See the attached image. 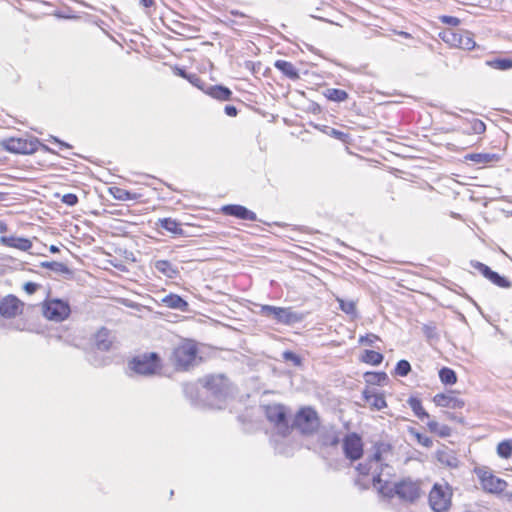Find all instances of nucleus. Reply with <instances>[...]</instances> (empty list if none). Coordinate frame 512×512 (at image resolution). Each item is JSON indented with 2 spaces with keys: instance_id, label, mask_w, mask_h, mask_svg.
Returning a JSON list of instances; mask_svg holds the SVG:
<instances>
[{
  "instance_id": "nucleus-1",
  "label": "nucleus",
  "mask_w": 512,
  "mask_h": 512,
  "mask_svg": "<svg viewBox=\"0 0 512 512\" xmlns=\"http://www.w3.org/2000/svg\"><path fill=\"white\" fill-rule=\"evenodd\" d=\"M203 345L191 338H182L172 349L169 360L176 372H188L202 362L205 357Z\"/></svg>"
},
{
  "instance_id": "nucleus-2",
  "label": "nucleus",
  "mask_w": 512,
  "mask_h": 512,
  "mask_svg": "<svg viewBox=\"0 0 512 512\" xmlns=\"http://www.w3.org/2000/svg\"><path fill=\"white\" fill-rule=\"evenodd\" d=\"M393 457L394 448L391 443L386 441L375 442L371 453L356 466V470L362 476L371 475L374 486L377 487L378 476L382 478L383 468L388 466Z\"/></svg>"
},
{
  "instance_id": "nucleus-3",
  "label": "nucleus",
  "mask_w": 512,
  "mask_h": 512,
  "mask_svg": "<svg viewBox=\"0 0 512 512\" xmlns=\"http://www.w3.org/2000/svg\"><path fill=\"white\" fill-rule=\"evenodd\" d=\"M376 488L384 497L398 496L401 500L407 502H414L422 495L421 481L411 478L391 482L378 476Z\"/></svg>"
},
{
  "instance_id": "nucleus-4",
  "label": "nucleus",
  "mask_w": 512,
  "mask_h": 512,
  "mask_svg": "<svg viewBox=\"0 0 512 512\" xmlns=\"http://www.w3.org/2000/svg\"><path fill=\"white\" fill-rule=\"evenodd\" d=\"M26 307V303L16 295H5L0 299V317L5 320L21 318L17 329L20 331L33 332L36 329V324L28 318H22Z\"/></svg>"
},
{
  "instance_id": "nucleus-5",
  "label": "nucleus",
  "mask_w": 512,
  "mask_h": 512,
  "mask_svg": "<svg viewBox=\"0 0 512 512\" xmlns=\"http://www.w3.org/2000/svg\"><path fill=\"white\" fill-rule=\"evenodd\" d=\"M341 441L340 432L333 429L323 432L317 440L318 454L330 467H335L341 460Z\"/></svg>"
},
{
  "instance_id": "nucleus-6",
  "label": "nucleus",
  "mask_w": 512,
  "mask_h": 512,
  "mask_svg": "<svg viewBox=\"0 0 512 512\" xmlns=\"http://www.w3.org/2000/svg\"><path fill=\"white\" fill-rule=\"evenodd\" d=\"M321 426V418L318 411L312 406H301L293 417L290 427L303 436H312L317 433Z\"/></svg>"
},
{
  "instance_id": "nucleus-7",
  "label": "nucleus",
  "mask_w": 512,
  "mask_h": 512,
  "mask_svg": "<svg viewBox=\"0 0 512 512\" xmlns=\"http://www.w3.org/2000/svg\"><path fill=\"white\" fill-rule=\"evenodd\" d=\"M128 368L142 376L159 375L163 370V360L156 352L143 353L132 357L128 361Z\"/></svg>"
},
{
  "instance_id": "nucleus-8",
  "label": "nucleus",
  "mask_w": 512,
  "mask_h": 512,
  "mask_svg": "<svg viewBox=\"0 0 512 512\" xmlns=\"http://www.w3.org/2000/svg\"><path fill=\"white\" fill-rule=\"evenodd\" d=\"M438 36L451 48L473 50L476 47L474 35L468 30L445 28L439 32Z\"/></svg>"
},
{
  "instance_id": "nucleus-9",
  "label": "nucleus",
  "mask_w": 512,
  "mask_h": 512,
  "mask_svg": "<svg viewBox=\"0 0 512 512\" xmlns=\"http://www.w3.org/2000/svg\"><path fill=\"white\" fill-rule=\"evenodd\" d=\"M41 312L46 320L61 323L70 317L71 306L67 300L46 298L41 302Z\"/></svg>"
},
{
  "instance_id": "nucleus-10",
  "label": "nucleus",
  "mask_w": 512,
  "mask_h": 512,
  "mask_svg": "<svg viewBox=\"0 0 512 512\" xmlns=\"http://www.w3.org/2000/svg\"><path fill=\"white\" fill-rule=\"evenodd\" d=\"M453 490L447 483H435L428 495V502L434 512H447L452 506Z\"/></svg>"
},
{
  "instance_id": "nucleus-11",
  "label": "nucleus",
  "mask_w": 512,
  "mask_h": 512,
  "mask_svg": "<svg viewBox=\"0 0 512 512\" xmlns=\"http://www.w3.org/2000/svg\"><path fill=\"white\" fill-rule=\"evenodd\" d=\"M0 145L9 153L31 155L38 151L41 143L36 137L21 136L3 139Z\"/></svg>"
},
{
  "instance_id": "nucleus-12",
  "label": "nucleus",
  "mask_w": 512,
  "mask_h": 512,
  "mask_svg": "<svg viewBox=\"0 0 512 512\" xmlns=\"http://www.w3.org/2000/svg\"><path fill=\"white\" fill-rule=\"evenodd\" d=\"M265 416L267 420L277 428L279 434L286 437L292 433V427L288 423V409L280 403L269 404L265 406Z\"/></svg>"
},
{
  "instance_id": "nucleus-13",
  "label": "nucleus",
  "mask_w": 512,
  "mask_h": 512,
  "mask_svg": "<svg viewBox=\"0 0 512 512\" xmlns=\"http://www.w3.org/2000/svg\"><path fill=\"white\" fill-rule=\"evenodd\" d=\"M260 314L264 317L273 318L278 324L287 326L298 323L303 319V316L295 312L292 307L261 305Z\"/></svg>"
},
{
  "instance_id": "nucleus-14",
  "label": "nucleus",
  "mask_w": 512,
  "mask_h": 512,
  "mask_svg": "<svg viewBox=\"0 0 512 512\" xmlns=\"http://www.w3.org/2000/svg\"><path fill=\"white\" fill-rule=\"evenodd\" d=\"M479 484L481 488L490 494H501L507 489V482L499 478L494 472L487 467H480L475 469Z\"/></svg>"
},
{
  "instance_id": "nucleus-15",
  "label": "nucleus",
  "mask_w": 512,
  "mask_h": 512,
  "mask_svg": "<svg viewBox=\"0 0 512 512\" xmlns=\"http://www.w3.org/2000/svg\"><path fill=\"white\" fill-rule=\"evenodd\" d=\"M341 449L347 460L354 463L364 455V441L357 432L346 433L342 437Z\"/></svg>"
},
{
  "instance_id": "nucleus-16",
  "label": "nucleus",
  "mask_w": 512,
  "mask_h": 512,
  "mask_svg": "<svg viewBox=\"0 0 512 512\" xmlns=\"http://www.w3.org/2000/svg\"><path fill=\"white\" fill-rule=\"evenodd\" d=\"M432 400L437 407L455 411L463 409L466 405L465 400L460 397V392L456 390L437 393Z\"/></svg>"
},
{
  "instance_id": "nucleus-17",
  "label": "nucleus",
  "mask_w": 512,
  "mask_h": 512,
  "mask_svg": "<svg viewBox=\"0 0 512 512\" xmlns=\"http://www.w3.org/2000/svg\"><path fill=\"white\" fill-rule=\"evenodd\" d=\"M116 342L114 333L107 327H100L92 336V348L96 351L109 352Z\"/></svg>"
},
{
  "instance_id": "nucleus-18",
  "label": "nucleus",
  "mask_w": 512,
  "mask_h": 512,
  "mask_svg": "<svg viewBox=\"0 0 512 512\" xmlns=\"http://www.w3.org/2000/svg\"><path fill=\"white\" fill-rule=\"evenodd\" d=\"M219 211L224 216L234 217L239 220L251 222L257 221L256 213L240 204L223 205Z\"/></svg>"
},
{
  "instance_id": "nucleus-19",
  "label": "nucleus",
  "mask_w": 512,
  "mask_h": 512,
  "mask_svg": "<svg viewBox=\"0 0 512 512\" xmlns=\"http://www.w3.org/2000/svg\"><path fill=\"white\" fill-rule=\"evenodd\" d=\"M471 266L494 285L501 288H509L511 286V282L506 277L500 276L497 272L492 271L484 263L472 261Z\"/></svg>"
},
{
  "instance_id": "nucleus-20",
  "label": "nucleus",
  "mask_w": 512,
  "mask_h": 512,
  "mask_svg": "<svg viewBox=\"0 0 512 512\" xmlns=\"http://www.w3.org/2000/svg\"><path fill=\"white\" fill-rule=\"evenodd\" d=\"M203 388L213 394H220L227 388V378L222 374H211L199 379Z\"/></svg>"
},
{
  "instance_id": "nucleus-21",
  "label": "nucleus",
  "mask_w": 512,
  "mask_h": 512,
  "mask_svg": "<svg viewBox=\"0 0 512 512\" xmlns=\"http://www.w3.org/2000/svg\"><path fill=\"white\" fill-rule=\"evenodd\" d=\"M362 396L372 411H381L387 407L385 396L381 392H376L373 389L365 388L362 392Z\"/></svg>"
},
{
  "instance_id": "nucleus-22",
  "label": "nucleus",
  "mask_w": 512,
  "mask_h": 512,
  "mask_svg": "<svg viewBox=\"0 0 512 512\" xmlns=\"http://www.w3.org/2000/svg\"><path fill=\"white\" fill-rule=\"evenodd\" d=\"M466 160L472 161L481 168L490 167L500 161L501 156L495 153H471L465 156Z\"/></svg>"
},
{
  "instance_id": "nucleus-23",
  "label": "nucleus",
  "mask_w": 512,
  "mask_h": 512,
  "mask_svg": "<svg viewBox=\"0 0 512 512\" xmlns=\"http://www.w3.org/2000/svg\"><path fill=\"white\" fill-rule=\"evenodd\" d=\"M0 243L5 247L17 249L23 252L29 251L33 246L30 239L17 236H2L0 238Z\"/></svg>"
},
{
  "instance_id": "nucleus-24",
  "label": "nucleus",
  "mask_w": 512,
  "mask_h": 512,
  "mask_svg": "<svg viewBox=\"0 0 512 512\" xmlns=\"http://www.w3.org/2000/svg\"><path fill=\"white\" fill-rule=\"evenodd\" d=\"M274 67L290 80L296 81L300 79L298 68L290 61L278 59L275 61Z\"/></svg>"
},
{
  "instance_id": "nucleus-25",
  "label": "nucleus",
  "mask_w": 512,
  "mask_h": 512,
  "mask_svg": "<svg viewBox=\"0 0 512 512\" xmlns=\"http://www.w3.org/2000/svg\"><path fill=\"white\" fill-rule=\"evenodd\" d=\"M204 93L219 101H228L232 97V91L228 87L222 85L206 87Z\"/></svg>"
},
{
  "instance_id": "nucleus-26",
  "label": "nucleus",
  "mask_w": 512,
  "mask_h": 512,
  "mask_svg": "<svg viewBox=\"0 0 512 512\" xmlns=\"http://www.w3.org/2000/svg\"><path fill=\"white\" fill-rule=\"evenodd\" d=\"M162 303L164 306L170 308V309H178L180 311L186 312L188 310V302L185 301L181 296L170 293L166 295L162 299Z\"/></svg>"
},
{
  "instance_id": "nucleus-27",
  "label": "nucleus",
  "mask_w": 512,
  "mask_h": 512,
  "mask_svg": "<svg viewBox=\"0 0 512 512\" xmlns=\"http://www.w3.org/2000/svg\"><path fill=\"white\" fill-rule=\"evenodd\" d=\"M109 194L118 201H136L140 198L137 193L130 192L119 186H112L108 189Z\"/></svg>"
},
{
  "instance_id": "nucleus-28",
  "label": "nucleus",
  "mask_w": 512,
  "mask_h": 512,
  "mask_svg": "<svg viewBox=\"0 0 512 512\" xmlns=\"http://www.w3.org/2000/svg\"><path fill=\"white\" fill-rule=\"evenodd\" d=\"M427 428L430 433L437 435L441 438L449 437L452 433V429L446 424H440L436 420H431L427 423Z\"/></svg>"
},
{
  "instance_id": "nucleus-29",
  "label": "nucleus",
  "mask_w": 512,
  "mask_h": 512,
  "mask_svg": "<svg viewBox=\"0 0 512 512\" xmlns=\"http://www.w3.org/2000/svg\"><path fill=\"white\" fill-rule=\"evenodd\" d=\"M384 356L382 353L374 350H364L360 356V361L367 365L378 366L383 362Z\"/></svg>"
},
{
  "instance_id": "nucleus-30",
  "label": "nucleus",
  "mask_w": 512,
  "mask_h": 512,
  "mask_svg": "<svg viewBox=\"0 0 512 512\" xmlns=\"http://www.w3.org/2000/svg\"><path fill=\"white\" fill-rule=\"evenodd\" d=\"M486 131L485 123L478 119L472 118L466 121V127L464 128V132L466 134H483Z\"/></svg>"
},
{
  "instance_id": "nucleus-31",
  "label": "nucleus",
  "mask_w": 512,
  "mask_h": 512,
  "mask_svg": "<svg viewBox=\"0 0 512 512\" xmlns=\"http://www.w3.org/2000/svg\"><path fill=\"white\" fill-rule=\"evenodd\" d=\"M154 267L168 278H174L178 273L177 269L168 260H158L155 262Z\"/></svg>"
},
{
  "instance_id": "nucleus-32",
  "label": "nucleus",
  "mask_w": 512,
  "mask_h": 512,
  "mask_svg": "<svg viewBox=\"0 0 512 512\" xmlns=\"http://www.w3.org/2000/svg\"><path fill=\"white\" fill-rule=\"evenodd\" d=\"M364 378H365L366 383L371 384V385H383L388 380V376H387L386 372H384V371L366 372L364 374Z\"/></svg>"
},
{
  "instance_id": "nucleus-33",
  "label": "nucleus",
  "mask_w": 512,
  "mask_h": 512,
  "mask_svg": "<svg viewBox=\"0 0 512 512\" xmlns=\"http://www.w3.org/2000/svg\"><path fill=\"white\" fill-rule=\"evenodd\" d=\"M160 226L174 235H183L181 224L174 219L164 218L159 220Z\"/></svg>"
},
{
  "instance_id": "nucleus-34",
  "label": "nucleus",
  "mask_w": 512,
  "mask_h": 512,
  "mask_svg": "<svg viewBox=\"0 0 512 512\" xmlns=\"http://www.w3.org/2000/svg\"><path fill=\"white\" fill-rule=\"evenodd\" d=\"M324 97L332 102H344L348 99V93L345 90L330 88L324 91Z\"/></svg>"
},
{
  "instance_id": "nucleus-35",
  "label": "nucleus",
  "mask_w": 512,
  "mask_h": 512,
  "mask_svg": "<svg viewBox=\"0 0 512 512\" xmlns=\"http://www.w3.org/2000/svg\"><path fill=\"white\" fill-rule=\"evenodd\" d=\"M407 402H408L410 408L412 409V411L414 412V414L419 419H424V418H428L429 417V414L424 409V407L422 405V401L419 398H417V397H410Z\"/></svg>"
},
{
  "instance_id": "nucleus-36",
  "label": "nucleus",
  "mask_w": 512,
  "mask_h": 512,
  "mask_svg": "<svg viewBox=\"0 0 512 512\" xmlns=\"http://www.w3.org/2000/svg\"><path fill=\"white\" fill-rule=\"evenodd\" d=\"M439 379L444 385H454L458 380L455 371L449 367H443L440 369Z\"/></svg>"
},
{
  "instance_id": "nucleus-37",
  "label": "nucleus",
  "mask_w": 512,
  "mask_h": 512,
  "mask_svg": "<svg viewBox=\"0 0 512 512\" xmlns=\"http://www.w3.org/2000/svg\"><path fill=\"white\" fill-rule=\"evenodd\" d=\"M497 454L503 459H508L512 456V440H503L498 443L496 448Z\"/></svg>"
},
{
  "instance_id": "nucleus-38",
  "label": "nucleus",
  "mask_w": 512,
  "mask_h": 512,
  "mask_svg": "<svg viewBox=\"0 0 512 512\" xmlns=\"http://www.w3.org/2000/svg\"><path fill=\"white\" fill-rule=\"evenodd\" d=\"M487 65L491 68L498 70H509L512 68V59L510 58H497L487 61Z\"/></svg>"
},
{
  "instance_id": "nucleus-39",
  "label": "nucleus",
  "mask_w": 512,
  "mask_h": 512,
  "mask_svg": "<svg viewBox=\"0 0 512 512\" xmlns=\"http://www.w3.org/2000/svg\"><path fill=\"white\" fill-rule=\"evenodd\" d=\"M41 267L44 269L58 272V273H68L69 272V269L65 264H63L61 262H56V261L42 262Z\"/></svg>"
},
{
  "instance_id": "nucleus-40",
  "label": "nucleus",
  "mask_w": 512,
  "mask_h": 512,
  "mask_svg": "<svg viewBox=\"0 0 512 512\" xmlns=\"http://www.w3.org/2000/svg\"><path fill=\"white\" fill-rule=\"evenodd\" d=\"M339 308L346 314L353 315L356 312V303L354 301H346L340 297L336 298Z\"/></svg>"
},
{
  "instance_id": "nucleus-41",
  "label": "nucleus",
  "mask_w": 512,
  "mask_h": 512,
  "mask_svg": "<svg viewBox=\"0 0 512 512\" xmlns=\"http://www.w3.org/2000/svg\"><path fill=\"white\" fill-rule=\"evenodd\" d=\"M411 371V365L407 360H400L395 367V375L405 377Z\"/></svg>"
},
{
  "instance_id": "nucleus-42",
  "label": "nucleus",
  "mask_w": 512,
  "mask_h": 512,
  "mask_svg": "<svg viewBox=\"0 0 512 512\" xmlns=\"http://www.w3.org/2000/svg\"><path fill=\"white\" fill-rule=\"evenodd\" d=\"M411 434L417 441V443L423 447L429 448L433 445V441L430 437L427 435H424L420 432L412 431Z\"/></svg>"
},
{
  "instance_id": "nucleus-43",
  "label": "nucleus",
  "mask_w": 512,
  "mask_h": 512,
  "mask_svg": "<svg viewBox=\"0 0 512 512\" xmlns=\"http://www.w3.org/2000/svg\"><path fill=\"white\" fill-rule=\"evenodd\" d=\"M439 20L448 26L449 28L457 29L456 27L461 23V20L457 17L442 15L439 16Z\"/></svg>"
},
{
  "instance_id": "nucleus-44",
  "label": "nucleus",
  "mask_w": 512,
  "mask_h": 512,
  "mask_svg": "<svg viewBox=\"0 0 512 512\" xmlns=\"http://www.w3.org/2000/svg\"><path fill=\"white\" fill-rule=\"evenodd\" d=\"M377 341H380V337L373 333H368L359 337V343L363 345L371 346Z\"/></svg>"
},
{
  "instance_id": "nucleus-45",
  "label": "nucleus",
  "mask_w": 512,
  "mask_h": 512,
  "mask_svg": "<svg viewBox=\"0 0 512 512\" xmlns=\"http://www.w3.org/2000/svg\"><path fill=\"white\" fill-rule=\"evenodd\" d=\"M187 80L197 88L201 89L203 92L206 89L204 81L197 74H189Z\"/></svg>"
},
{
  "instance_id": "nucleus-46",
  "label": "nucleus",
  "mask_w": 512,
  "mask_h": 512,
  "mask_svg": "<svg viewBox=\"0 0 512 512\" xmlns=\"http://www.w3.org/2000/svg\"><path fill=\"white\" fill-rule=\"evenodd\" d=\"M61 201L68 206H74L78 203V197L74 193H67L62 196Z\"/></svg>"
},
{
  "instance_id": "nucleus-47",
  "label": "nucleus",
  "mask_w": 512,
  "mask_h": 512,
  "mask_svg": "<svg viewBox=\"0 0 512 512\" xmlns=\"http://www.w3.org/2000/svg\"><path fill=\"white\" fill-rule=\"evenodd\" d=\"M329 135L342 141V142H347L349 139V134L342 132L340 130L334 129V128H332L330 130Z\"/></svg>"
},
{
  "instance_id": "nucleus-48",
  "label": "nucleus",
  "mask_w": 512,
  "mask_h": 512,
  "mask_svg": "<svg viewBox=\"0 0 512 512\" xmlns=\"http://www.w3.org/2000/svg\"><path fill=\"white\" fill-rule=\"evenodd\" d=\"M40 288V284L38 283H34V282H26L24 285H23V290L28 294V295H32L34 293H36Z\"/></svg>"
},
{
  "instance_id": "nucleus-49",
  "label": "nucleus",
  "mask_w": 512,
  "mask_h": 512,
  "mask_svg": "<svg viewBox=\"0 0 512 512\" xmlns=\"http://www.w3.org/2000/svg\"><path fill=\"white\" fill-rule=\"evenodd\" d=\"M283 358L285 360H290L292 361L295 365H300L301 364V359L298 355H296L294 352L292 351H285L283 353Z\"/></svg>"
},
{
  "instance_id": "nucleus-50",
  "label": "nucleus",
  "mask_w": 512,
  "mask_h": 512,
  "mask_svg": "<svg viewBox=\"0 0 512 512\" xmlns=\"http://www.w3.org/2000/svg\"><path fill=\"white\" fill-rule=\"evenodd\" d=\"M225 113L230 117H235L238 113V110L233 105H227L225 106Z\"/></svg>"
},
{
  "instance_id": "nucleus-51",
  "label": "nucleus",
  "mask_w": 512,
  "mask_h": 512,
  "mask_svg": "<svg viewBox=\"0 0 512 512\" xmlns=\"http://www.w3.org/2000/svg\"><path fill=\"white\" fill-rule=\"evenodd\" d=\"M50 141L53 142V143H56L61 149H70V148H72L71 145H69V144L59 140L56 137H52Z\"/></svg>"
},
{
  "instance_id": "nucleus-52",
  "label": "nucleus",
  "mask_w": 512,
  "mask_h": 512,
  "mask_svg": "<svg viewBox=\"0 0 512 512\" xmlns=\"http://www.w3.org/2000/svg\"><path fill=\"white\" fill-rule=\"evenodd\" d=\"M173 72L175 75L182 77L184 79H187V77H189V74H187L186 71L180 67H174Z\"/></svg>"
},
{
  "instance_id": "nucleus-53",
  "label": "nucleus",
  "mask_w": 512,
  "mask_h": 512,
  "mask_svg": "<svg viewBox=\"0 0 512 512\" xmlns=\"http://www.w3.org/2000/svg\"><path fill=\"white\" fill-rule=\"evenodd\" d=\"M7 230H8L7 224L0 221V233H5V232H7Z\"/></svg>"
},
{
  "instance_id": "nucleus-54",
  "label": "nucleus",
  "mask_w": 512,
  "mask_h": 512,
  "mask_svg": "<svg viewBox=\"0 0 512 512\" xmlns=\"http://www.w3.org/2000/svg\"><path fill=\"white\" fill-rule=\"evenodd\" d=\"M49 251H50L51 253H54V254H55V253H58V252H59V248H58L57 246H55V245H51V246L49 247Z\"/></svg>"
},
{
  "instance_id": "nucleus-55",
  "label": "nucleus",
  "mask_w": 512,
  "mask_h": 512,
  "mask_svg": "<svg viewBox=\"0 0 512 512\" xmlns=\"http://www.w3.org/2000/svg\"><path fill=\"white\" fill-rule=\"evenodd\" d=\"M398 34H399L400 36L405 37V38H410V37H411V35H410L409 33L404 32V31L398 32Z\"/></svg>"
},
{
  "instance_id": "nucleus-56",
  "label": "nucleus",
  "mask_w": 512,
  "mask_h": 512,
  "mask_svg": "<svg viewBox=\"0 0 512 512\" xmlns=\"http://www.w3.org/2000/svg\"><path fill=\"white\" fill-rule=\"evenodd\" d=\"M143 3H144V5H145V7H149V6H151L154 2L149 1V2H143Z\"/></svg>"
},
{
  "instance_id": "nucleus-57",
  "label": "nucleus",
  "mask_w": 512,
  "mask_h": 512,
  "mask_svg": "<svg viewBox=\"0 0 512 512\" xmlns=\"http://www.w3.org/2000/svg\"><path fill=\"white\" fill-rule=\"evenodd\" d=\"M231 14H232V15H238V12H236V11H231Z\"/></svg>"
},
{
  "instance_id": "nucleus-58",
  "label": "nucleus",
  "mask_w": 512,
  "mask_h": 512,
  "mask_svg": "<svg viewBox=\"0 0 512 512\" xmlns=\"http://www.w3.org/2000/svg\"><path fill=\"white\" fill-rule=\"evenodd\" d=\"M44 149L50 151V149L47 146H44Z\"/></svg>"
}]
</instances>
